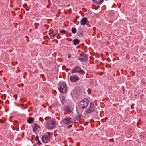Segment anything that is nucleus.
<instances>
[{"label":"nucleus","instance_id":"28","mask_svg":"<svg viewBox=\"0 0 146 146\" xmlns=\"http://www.w3.org/2000/svg\"><path fill=\"white\" fill-rule=\"evenodd\" d=\"M38 141V143H39V144H42L41 142L40 141Z\"/></svg>","mask_w":146,"mask_h":146},{"label":"nucleus","instance_id":"26","mask_svg":"<svg viewBox=\"0 0 146 146\" xmlns=\"http://www.w3.org/2000/svg\"><path fill=\"white\" fill-rule=\"evenodd\" d=\"M140 124V123H139V122H137V126H138V125H139V124Z\"/></svg>","mask_w":146,"mask_h":146},{"label":"nucleus","instance_id":"12","mask_svg":"<svg viewBox=\"0 0 146 146\" xmlns=\"http://www.w3.org/2000/svg\"><path fill=\"white\" fill-rule=\"evenodd\" d=\"M40 128V126L37 125L36 124H34V126L33 127V131L34 132H36L38 128Z\"/></svg>","mask_w":146,"mask_h":146},{"label":"nucleus","instance_id":"5","mask_svg":"<svg viewBox=\"0 0 146 146\" xmlns=\"http://www.w3.org/2000/svg\"><path fill=\"white\" fill-rule=\"evenodd\" d=\"M88 58L87 55L85 53L80 54L79 59L81 62L84 61L86 62L87 61Z\"/></svg>","mask_w":146,"mask_h":146},{"label":"nucleus","instance_id":"3","mask_svg":"<svg viewBox=\"0 0 146 146\" xmlns=\"http://www.w3.org/2000/svg\"><path fill=\"white\" fill-rule=\"evenodd\" d=\"M95 110V106L92 103H90L88 108L86 110V112L87 113H90Z\"/></svg>","mask_w":146,"mask_h":146},{"label":"nucleus","instance_id":"21","mask_svg":"<svg viewBox=\"0 0 146 146\" xmlns=\"http://www.w3.org/2000/svg\"><path fill=\"white\" fill-rule=\"evenodd\" d=\"M35 139L36 141H39V137L38 136H36L35 137Z\"/></svg>","mask_w":146,"mask_h":146},{"label":"nucleus","instance_id":"27","mask_svg":"<svg viewBox=\"0 0 146 146\" xmlns=\"http://www.w3.org/2000/svg\"><path fill=\"white\" fill-rule=\"evenodd\" d=\"M0 122L1 123H3L4 122V121H1L0 120Z\"/></svg>","mask_w":146,"mask_h":146},{"label":"nucleus","instance_id":"18","mask_svg":"<svg viewBox=\"0 0 146 146\" xmlns=\"http://www.w3.org/2000/svg\"><path fill=\"white\" fill-rule=\"evenodd\" d=\"M69 109V107L68 106H64V110L66 111H67Z\"/></svg>","mask_w":146,"mask_h":146},{"label":"nucleus","instance_id":"13","mask_svg":"<svg viewBox=\"0 0 146 146\" xmlns=\"http://www.w3.org/2000/svg\"><path fill=\"white\" fill-rule=\"evenodd\" d=\"M80 40L76 38L73 40V42L74 45H76L79 44Z\"/></svg>","mask_w":146,"mask_h":146},{"label":"nucleus","instance_id":"23","mask_svg":"<svg viewBox=\"0 0 146 146\" xmlns=\"http://www.w3.org/2000/svg\"><path fill=\"white\" fill-rule=\"evenodd\" d=\"M72 127V125H70L69 126H67V128L68 129H70V128H71V127Z\"/></svg>","mask_w":146,"mask_h":146},{"label":"nucleus","instance_id":"20","mask_svg":"<svg viewBox=\"0 0 146 146\" xmlns=\"http://www.w3.org/2000/svg\"><path fill=\"white\" fill-rule=\"evenodd\" d=\"M61 32L63 34H66L67 33V32H66V31L64 30H62L61 31Z\"/></svg>","mask_w":146,"mask_h":146},{"label":"nucleus","instance_id":"8","mask_svg":"<svg viewBox=\"0 0 146 146\" xmlns=\"http://www.w3.org/2000/svg\"><path fill=\"white\" fill-rule=\"evenodd\" d=\"M80 79L79 77L77 75H73L71 76L70 78V81L72 82H76Z\"/></svg>","mask_w":146,"mask_h":146},{"label":"nucleus","instance_id":"10","mask_svg":"<svg viewBox=\"0 0 146 146\" xmlns=\"http://www.w3.org/2000/svg\"><path fill=\"white\" fill-rule=\"evenodd\" d=\"M87 21V19L86 17L82 18L81 20L80 23L82 25L84 26L86 24Z\"/></svg>","mask_w":146,"mask_h":146},{"label":"nucleus","instance_id":"29","mask_svg":"<svg viewBox=\"0 0 146 146\" xmlns=\"http://www.w3.org/2000/svg\"><path fill=\"white\" fill-rule=\"evenodd\" d=\"M131 109H134L133 107V106H131Z\"/></svg>","mask_w":146,"mask_h":146},{"label":"nucleus","instance_id":"2","mask_svg":"<svg viewBox=\"0 0 146 146\" xmlns=\"http://www.w3.org/2000/svg\"><path fill=\"white\" fill-rule=\"evenodd\" d=\"M56 126V122L55 120H49L46 125V127L49 129L54 128Z\"/></svg>","mask_w":146,"mask_h":146},{"label":"nucleus","instance_id":"6","mask_svg":"<svg viewBox=\"0 0 146 146\" xmlns=\"http://www.w3.org/2000/svg\"><path fill=\"white\" fill-rule=\"evenodd\" d=\"M50 139V137L46 135H44L42 138V141L44 143H46L49 141Z\"/></svg>","mask_w":146,"mask_h":146},{"label":"nucleus","instance_id":"19","mask_svg":"<svg viewBox=\"0 0 146 146\" xmlns=\"http://www.w3.org/2000/svg\"><path fill=\"white\" fill-rule=\"evenodd\" d=\"M62 100L63 104L65 102V99L64 96H62L61 98Z\"/></svg>","mask_w":146,"mask_h":146},{"label":"nucleus","instance_id":"30","mask_svg":"<svg viewBox=\"0 0 146 146\" xmlns=\"http://www.w3.org/2000/svg\"><path fill=\"white\" fill-rule=\"evenodd\" d=\"M134 104H133L131 106H134Z\"/></svg>","mask_w":146,"mask_h":146},{"label":"nucleus","instance_id":"24","mask_svg":"<svg viewBox=\"0 0 146 146\" xmlns=\"http://www.w3.org/2000/svg\"><path fill=\"white\" fill-rule=\"evenodd\" d=\"M122 89L123 90V93H124V91H125V89H124V87L123 86H122Z\"/></svg>","mask_w":146,"mask_h":146},{"label":"nucleus","instance_id":"15","mask_svg":"<svg viewBox=\"0 0 146 146\" xmlns=\"http://www.w3.org/2000/svg\"><path fill=\"white\" fill-rule=\"evenodd\" d=\"M76 116L77 119H81L82 118V114H80L78 113L76 115Z\"/></svg>","mask_w":146,"mask_h":146},{"label":"nucleus","instance_id":"14","mask_svg":"<svg viewBox=\"0 0 146 146\" xmlns=\"http://www.w3.org/2000/svg\"><path fill=\"white\" fill-rule=\"evenodd\" d=\"M49 35L50 38L52 39L54 38L56 36V34H53L52 33H51Z\"/></svg>","mask_w":146,"mask_h":146},{"label":"nucleus","instance_id":"11","mask_svg":"<svg viewBox=\"0 0 146 146\" xmlns=\"http://www.w3.org/2000/svg\"><path fill=\"white\" fill-rule=\"evenodd\" d=\"M34 121V119L33 117H29L27 119V122L28 123L31 124L33 123Z\"/></svg>","mask_w":146,"mask_h":146},{"label":"nucleus","instance_id":"9","mask_svg":"<svg viewBox=\"0 0 146 146\" xmlns=\"http://www.w3.org/2000/svg\"><path fill=\"white\" fill-rule=\"evenodd\" d=\"M81 72V68L78 66L75 67L71 71L72 73H80Z\"/></svg>","mask_w":146,"mask_h":146},{"label":"nucleus","instance_id":"1","mask_svg":"<svg viewBox=\"0 0 146 146\" xmlns=\"http://www.w3.org/2000/svg\"><path fill=\"white\" fill-rule=\"evenodd\" d=\"M89 101L87 99L85 98L81 101L79 103L78 106V109L82 110L85 109L88 106Z\"/></svg>","mask_w":146,"mask_h":146},{"label":"nucleus","instance_id":"33","mask_svg":"<svg viewBox=\"0 0 146 146\" xmlns=\"http://www.w3.org/2000/svg\"><path fill=\"white\" fill-rule=\"evenodd\" d=\"M68 57H69V58H70V56H68Z\"/></svg>","mask_w":146,"mask_h":146},{"label":"nucleus","instance_id":"32","mask_svg":"<svg viewBox=\"0 0 146 146\" xmlns=\"http://www.w3.org/2000/svg\"><path fill=\"white\" fill-rule=\"evenodd\" d=\"M141 121V120H139V121Z\"/></svg>","mask_w":146,"mask_h":146},{"label":"nucleus","instance_id":"31","mask_svg":"<svg viewBox=\"0 0 146 146\" xmlns=\"http://www.w3.org/2000/svg\"><path fill=\"white\" fill-rule=\"evenodd\" d=\"M35 25H36V24H37L36 23H35Z\"/></svg>","mask_w":146,"mask_h":146},{"label":"nucleus","instance_id":"7","mask_svg":"<svg viewBox=\"0 0 146 146\" xmlns=\"http://www.w3.org/2000/svg\"><path fill=\"white\" fill-rule=\"evenodd\" d=\"M72 121V119L70 117H67L63 119V122L64 124L68 125L71 123Z\"/></svg>","mask_w":146,"mask_h":146},{"label":"nucleus","instance_id":"17","mask_svg":"<svg viewBox=\"0 0 146 146\" xmlns=\"http://www.w3.org/2000/svg\"><path fill=\"white\" fill-rule=\"evenodd\" d=\"M72 31L73 33L75 34L77 32L76 29L74 27L72 28Z\"/></svg>","mask_w":146,"mask_h":146},{"label":"nucleus","instance_id":"22","mask_svg":"<svg viewBox=\"0 0 146 146\" xmlns=\"http://www.w3.org/2000/svg\"><path fill=\"white\" fill-rule=\"evenodd\" d=\"M78 35H79V36H80V37H82V36H83V33H82V32L78 34Z\"/></svg>","mask_w":146,"mask_h":146},{"label":"nucleus","instance_id":"16","mask_svg":"<svg viewBox=\"0 0 146 146\" xmlns=\"http://www.w3.org/2000/svg\"><path fill=\"white\" fill-rule=\"evenodd\" d=\"M95 3H99L102 2L103 0H92Z\"/></svg>","mask_w":146,"mask_h":146},{"label":"nucleus","instance_id":"4","mask_svg":"<svg viewBox=\"0 0 146 146\" xmlns=\"http://www.w3.org/2000/svg\"><path fill=\"white\" fill-rule=\"evenodd\" d=\"M67 86L66 84L63 83L60 85V88L59 89L60 91L63 93H65L67 91Z\"/></svg>","mask_w":146,"mask_h":146},{"label":"nucleus","instance_id":"25","mask_svg":"<svg viewBox=\"0 0 146 146\" xmlns=\"http://www.w3.org/2000/svg\"><path fill=\"white\" fill-rule=\"evenodd\" d=\"M13 97H14L15 98V99H16V98H17V95L16 94H15V95H14V96H13Z\"/></svg>","mask_w":146,"mask_h":146}]
</instances>
